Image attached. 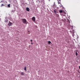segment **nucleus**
<instances>
[{
	"label": "nucleus",
	"mask_w": 80,
	"mask_h": 80,
	"mask_svg": "<svg viewBox=\"0 0 80 80\" xmlns=\"http://www.w3.org/2000/svg\"><path fill=\"white\" fill-rule=\"evenodd\" d=\"M31 44H32V45H33V43H32V42H31Z\"/></svg>",
	"instance_id": "a211bd4d"
},
{
	"label": "nucleus",
	"mask_w": 80,
	"mask_h": 80,
	"mask_svg": "<svg viewBox=\"0 0 80 80\" xmlns=\"http://www.w3.org/2000/svg\"><path fill=\"white\" fill-rule=\"evenodd\" d=\"M24 70H25V71H27V68H26V67H25L24 68Z\"/></svg>",
	"instance_id": "9d476101"
},
{
	"label": "nucleus",
	"mask_w": 80,
	"mask_h": 80,
	"mask_svg": "<svg viewBox=\"0 0 80 80\" xmlns=\"http://www.w3.org/2000/svg\"><path fill=\"white\" fill-rule=\"evenodd\" d=\"M30 46H29V47H30Z\"/></svg>",
	"instance_id": "6ab92c4d"
},
{
	"label": "nucleus",
	"mask_w": 80,
	"mask_h": 80,
	"mask_svg": "<svg viewBox=\"0 0 80 80\" xmlns=\"http://www.w3.org/2000/svg\"><path fill=\"white\" fill-rule=\"evenodd\" d=\"M8 25V26H12V23L10 22H9Z\"/></svg>",
	"instance_id": "f03ea898"
},
{
	"label": "nucleus",
	"mask_w": 80,
	"mask_h": 80,
	"mask_svg": "<svg viewBox=\"0 0 80 80\" xmlns=\"http://www.w3.org/2000/svg\"><path fill=\"white\" fill-rule=\"evenodd\" d=\"M78 55V53H77V52H76V56H77V55Z\"/></svg>",
	"instance_id": "ddd939ff"
},
{
	"label": "nucleus",
	"mask_w": 80,
	"mask_h": 80,
	"mask_svg": "<svg viewBox=\"0 0 80 80\" xmlns=\"http://www.w3.org/2000/svg\"><path fill=\"white\" fill-rule=\"evenodd\" d=\"M26 10L28 11V12H29L30 11V9L28 8H26Z\"/></svg>",
	"instance_id": "20e7f679"
},
{
	"label": "nucleus",
	"mask_w": 80,
	"mask_h": 80,
	"mask_svg": "<svg viewBox=\"0 0 80 80\" xmlns=\"http://www.w3.org/2000/svg\"><path fill=\"white\" fill-rule=\"evenodd\" d=\"M5 22L7 23L8 22V20L6 19V20H5Z\"/></svg>",
	"instance_id": "6e6552de"
},
{
	"label": "nucleus",
	"mask_w": 80,
	"mask_h": 80,
	"mask_svg": "<svg viewBox=\"0 0 80 80\" xmlns=\"http://www.w3.org/2000/svg\"><path fill=\"white\" fill-rule=\"evenodd\" d=\"M62 5H60L59 6V7H62Z\"/></svg>",
	"instance_id": "dca6fc26"
},
{
	"label": "nucleus",
	"mask_w": 80,
	"mask_h": 80,
	"mask_svg": "<svg viewBox=\"0 0 80 80\" xmlns=\"http://www.w3.org/2000/svg\"><path fill=\"white\" fill-rule=\"evenodd\" d=\"M48 44H50L51 43V42H50V41H49L48 42Z\"/></svg>",
	"instance_id": "f8f14e48"
},
{
	"label": "nucleus",
	"mask_w": 80,
	"mask_h": 80,
	"mask_svg": "<svg viewBox=\"0 0 80 80\" xmlns=\"http://www.w3.org/2000/svg\"><path fill=\"white\" fill-rule=\"evenodd\" d=\"M32 21L34 22H35V17H33L32 18Z\"/></svg>",
	"instance_id": "7ed1b4c3"
},
{
	"label": "nucleus",
	"mask_w": 80,
	"mask_h": 80,
	"mask_svg": "<svg viewBox=\"0 0 80 80\" xmlns=\"http://www.w3.org/2000/svg\"><path fill=\"white\" fill-rule=\"evenodd\" d=\"M31 42H32V39L31 40Z\"/></svg>",
	"instance_id": "f3484780"
},
{
	"label": "nucleus",
	"mask_w": 80,
	"mask_h": 80,
	"mask_svg": "<svg viewBox=\"0 0 80 80\" xmlns=\"http://www.w3.org/2000/svg\"><path fill=\"white\" fill-rule=\"evenodd\" d=\"M8 7H9V8H10V4H9L8 5Z\"/></svg>",
	"instance_id": "0eeeda50"
},
{
	"label": "nucleus",
	"mask_w": 80,
	"mask_h": 80,
	"mask_svg": "<svg viewBox=\"0 0 80 80\" xmlns=\"http://www.w3.org/2000/svg\"><path fill=\"white\" fill-rule=\"evenodd\" d=\"M59 12L61 13L63 12V10H59Z\"/></svg>",
	"instance_id": "423d86ee"
},
{
	"label": "nucleus",
	"mask_w": 80,
	"mask_h": 80,
	"mask_svg": "<svg viewBox=\"0 0 80 80\" xmlns=\"http://www.w3.org/2000/svg\"><path fill=\"white\" fill-rule=\"evenodd\" d=\"M30 31H28V34H30Z\"/></svg>",
	"instance_id": "9b49d317"
},
{
	"label": "nucleus",
	"mask_w": 80,
	"mask_h": 80,
	"mask_svg": "<svg viewBox=\"0 0 80 80\" xmlns=\"http://www.w3.org/2000/svg\"><path fill=\"white\" fill-rule=\"evenodd\" d=\"M3 6H4V4H2L1 6V7H2Z\"/></svg>",
	"instance_id": "1a4fd4ad"
},
{
	"label": "nucleus",
	"mask_w": 80,
	"mask_h": 80,
	"mask_svg": "<svg viewBox=\"0 0 80 80\" xmlns=\"http://www.w3.org/2000/svg\"><path fill=\"white\" fill-rule=\"evenodd\" d=\"M54 13H57V12H56V11H55V10H54Z\"/></svg>",
	"instance_id": "2eb2a0df"
},
{
	"label": "nucleus",
	"mask_w": 80,
	"mask_h": 80,
	"mask_svg": "<svg viewBox=\"0 0 80 80\" xmlns=\"http://www.w3.org/2000/svg\"><path fill=\"white\" fill-rule=\"evenodd\" d=\"M25 73H23V72H22L21 73V75L22 76H23V75H24V74Z\"/></svg>",
	"instance_id": "39448f33"
},
{
	"label": "nucleus",
	"mask_w": 80,
	"mask_h": 80,
	"mask_svg": "<svg viewBox=\"0 0 80 80\" xmlns=\"http://www.w3.org/2000/svg\"><path fill=\"white\" fill-rule=\"evenodd\" d=\"M22 21L24 24H26L27 23V20L25 19H22Z\"/></svg>",
	"instance_id": "f257e3e1"
},
{
	"label": "nucleus",
	"mask_w": 80,
	"mask_h": 80,
	"mask_svg": "<svg viewBox=\"0 0 80 80\" xmlns=\"http://www.w3.org/2000/svg\"><path fill=\"white\" fill-rule=\"evenodd\" d=\"M68 22L69 23H70V20H68Z\"/></svg>",
	"instance_id": "4468645a"
}]
</instances>
